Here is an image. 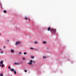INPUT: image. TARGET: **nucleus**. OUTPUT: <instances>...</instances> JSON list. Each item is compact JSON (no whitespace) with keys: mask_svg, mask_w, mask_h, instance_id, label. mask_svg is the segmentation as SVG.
<instances>
[{"mask_svg":"<svg viewBox=\"0 0 76 76\" xmlns=\"http://www.w3.org/2000/svg\"><path fill=\"white\" fill-rule=\"evenodd\" d=\"M0 76H3V75L2 74H0Z\"/></svg>","mask_w":76,"mask_h":76,"instance_id":"nucleus-14","label":"nucleus"},{"mask_svg":"<svg viewBox=\"0 0 76 76\" xmlns=\"http://www.w3.org/2000/svg\"><path fill=\"white\" fill-rule=\"evenodd\" d=\"M51 32L52 33H56V29H53L51 31Z\"/></svg>","mask_w":76,"mask_h":76,"instance_id":"nucleus-2","label":"nucleus"},{"mask_svg":"<svg viewBox=\"0 0 76 76\" xmlns=\"http://www.w3.org/2000/svg\"><path fill=\"white\" fill-rule=\"evenodd\" d=\"M1 50V49H0V50Z\"/></svg>","mask_w":76,"mask_h":76,"instance_id":"nucleus-26","label":"nucleus"},{"mask_svg":"<svg viewBox=\"0 0 76 76\" xmlns=\"http://www.w3.org/2000/svg\"><path fill=\"white\" fill-rule=\"evenodd\" d=\"M5 48V46H4V48Z\"/></svg>","mask_w":76,"mask_h":76,"instance_id":"nucleus-24","label":"nucleus"},{"mask_svg":"<svg viewBox=\"0 0 76 76\" xmlns=\"http://www.w3.org/2000/svg\"><path fill=\"white\" fill-rule=\"evenodd\" d=\"M14 74L16 75V71H14Z\"/></svg>","mask_w":76,"mask_h":76,"instance_id":"nucleus-13","label":"nucleus"},{"mask_svg":"<svg viewBox=\"0 0 76 76\" xmlns=\"http://www.w3.org/2000/svg\"><path fill=\"white\" fill-rule=\"evenodd\" d=\"M25 20H26V19H28V18L27 17H25L24 18Z\"/></svg>","mask_w":76,"mask_h":76,"instance_id":"nucleus-8","label":"nucleus"},{"mask_svg":"<svg viewBox=\"0 0 76 76\" xmlns=\"http://www.w3.org/2000/svg\"><path fill=\"white\" fill-rule=\"evenodd\" d=\"M8 68H9V69H10V70L11 69V68H10V66H9Z\"/></svg>","mask_w":76,"mask_h":76,"instance_id":"nucleus-17","label":"nucleus"},{"mask_svg":"<svg viewBox=\"0 0 76 76\" xmlns=\"http://www.w3.org/2000/svg\"><path fill=\"white\" fill-rule=\"evenodd\" d=\"M22 59L23 60H25V58L23 57Z\"/></svg>","mask_w":76,"mask_h":76,"instance_id":"nucleus-15","label":"nucleus"},{"mask_svg":"<svg viewBox=\"0 0 76 76\" xmlns=\"http://www.w3.org/2000/svg\"><path fill=\"white\" fill-rule=\"evenodd\" d=\"M3 53V52L2 51L1 52V53Z\"/></svg>","mask_w":76,"mask_h":76,"instance_id":"nucleus-25","label":"nucleus"},{"mask_svg":"<svg viewBox=\"0 0 76 76\" xmlns=\"http://www.w3.org/2000/svg\"><path fill=\"white\" fill-rule=\"evenodd\" d=\"M33 61L31 60H30V62H29L28 63V64H29V65H31L32 64V62Z\"/></svg>","mask_w":76,"mask_h":76,"instance_id":"nucleus-1","label":"nucleus"},{"mask_svg":"<svg viewBox=\"0 0 76 76\" xmlns=\"http://www.w3.org/2000/svg\"><path fill=\"white\" fill-rule=\"evenodd\" d=\"M51 28L50 27H48V31H51Z\"/></svg>","mask_w":76,"mask_h":76,"instance_id":"nucleus-4","label":"nucleus"},{"mask_svg":"<svg viewBox=\"0 0 76 76\" xmlns=\"http://www.w3.org/2000/svg\"><path fill=\"white\" fill-rule=\"evenodd\" d=\"M43 43L44 44H47V42H43Z\"/></svg>","mask_w":76,"mask_h":76,"instance_id":"nucleus-9","label":"nucleus"},{"mask_svg":"<svg viewBox=\"0 0 76 76\" xmlns=\"http://www.w3.org/2000/svg\"><path fill=\"white\" fill-rule=\"evenodd\" d=\"M22 54V52H19V54Z\"/></svg>","mask_w":76,"mask_h":76,"instance_id":"nucleus-18","label":"nucleus"},{"mask_svg":"<svg viewBox=\"0 0 76 76\" xmlns=\"http://www.w3.org/2000/svg\"><path fill=\"white\" fill-rule=\"evenodd\" d=\"M24 55H26V53L25 52H24Z\"/></svg>","mask_w":76,"mask_h":76,"instance_id":"nucleus-16","label":"nucleus"},{"mask_svg":"<svg viewBox=\"0 0 76 76\" xmlns=\"http://www.w3.org/2000/svg\"><path fill=\"white\" fill-rule=\"evenodd\" d=\"M0 35H1V34H0Z\"/></svg>","mask_w":76,"mask_h":76,"instance_id":"nucleus-27","label":"nucleus"},{"mask_svg":"<svg viewBox=\"0 0 76 76\" xmlns=\"http://www.w3.org/2000/svg\"><path fill=\"white\" fill-rule=\"evenodd\" d=\"M43 58H46V57L43 56Z\"/></svg>","mask_w":76,"mask_h":76,"instance_id":"nucleus-20","label":"nucleus"},{"mask_svg":"<svg viewBox=\"0 0 76 76\" xmlns=\"http://www.w3.org/2000/svg\"><path fill=\"white\" fill-rule=\"evenodd\" d=\"M13 51H14V50H11V53H13Z\"/></svg>","mask_w":76,"mask_h":76,"instance_id":"nucleus-11","label":"nucleus"},{"mask_svg":"<svg viewBox=\"0 0 76 76\" xmlns=\"http://www.w3.org/2000/svg\"><path fill=\"white\" fill-rule=\"evenodd\" d=\"M20 44V42H16L15 44L16 45H18V44Z\"/></svg>","mask_w":76,"mask_h":76,"instance_id":"nucleus-3","label":"nucleus"},{"mask_svg":"<svg viewBox=\"0 0 76 76\" xmlns=\"http://www.w3.org/2000/svg\"><path fill=\"white\" fill-rule=\"evenodd\" d=\"M24 72H26H26H27V70H24Z\"/></svg>","mask_w":76,"mask_h":76,"instance_id":"nucleus-19","label":"nucleus"},{"mask_svg":"<svg viewBox=\"0 0 76 76\" xmlns=\"http://www.w3.org/2000/svg\"><path fill=\"white\" fill-rule=\"evenodd\" d=\"M30 49H31V50H33V49H34V48H30Z\"/></svg>","mask_w":76,"mask_h":76,"instance_id":"nucleus-22","label":"nucleus"},{"mask_svg":"<svg viewBox=\"0 0 76 76\" xmlns=\"http://www.w3.org/2000/svg\"><path fill=\"white\" fill-rule=\"evenodd\" d=\"M11 71H12V72H14V71H15L14 70V69H13L12 68V69H10Z\"/></svg>","mask_w":76,"mask_h":76,"instance_id":"nucleus-7","label":"nucleus"},{"mask_svg":"<svg viewBox=\"0 0 76 76\" xmlns=\"http://www.w3.org/2000/svg\"><path fill=\"white\" fill-rule=\"evenodd\" d=\"M1 67H4V65L3 64L2 65Z\"/></svg>","mask_w":76,"mask_h":76,"instance_id":"nucleus-21","label":"nucleus"},{"mask_svg":"<svg viewBox=\"0 0 76 76\" xmlns=\"http://www.w3.org/2000/svg\"><path fill=\"white\" fill-rule=\"evenodd\" d=\"M4 13H7V11L6 10H4Z\"/></svg>","mask_w":76,"mask_h":76,"instance_id":"nucleus-10","label":"nucleus"},{"mask_svg":"<svg viewBox=\"0 0 76 76\" xmlns=\"http://www.w3.org/2000/svg\"><path fill=\"white\" fill-rule=\"evenodd\" d=\"M14 65H19V64L18 63L15 62L14 63Z\"/></svg>","mask_w":76,"mask_h":76,"instance_id":"nucleus-5","label":"nucleus"},{"mask_svg":"<svg viewBox=\"0 0 76 76\" xmlns=\"http://www.w3.org/2000/svg\"><path fill=\"white\" fill-rule=\"evenodd\" d=\"M34 43H35V44H37V42H34Z\"/></svg>","mask_w":76,"mask_h":76,"instance_id":"nucleus-23","label":"nucleus"},{"mask_svg":"<svg viewBox=\"0 0 76 76\" xmlns=\"http://www.w3.org/2000/svg\"><path fill=\"white\" fill-rule=\"evenodd\" d=\"M3 61L0 62V66H1V64H3Z\"/></svg>","mask_w":76,"mask_h":76,"instance_id":"nucleus-6","label":"nucleus"},{"mask_svg":"<svg viewBox=\"0 0 76 76\" xmlns=\"http://www.w3.org/2000/svg\"><path fill=\"white\" fill-rule=\"evenodd\" d=\"M31 58L32 59H34V56H31Z\"/></svg>","mask_w":76,"mask_h":76,"instance_id":"nucleus-12","label":"nucleus"}]
</instances>
